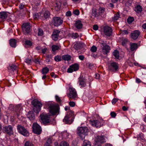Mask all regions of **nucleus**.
<instances>
[{"mask_svg": "<svg viewBox=\"0 0 146 146\" xmlns=\"http://www.w3.org/2000/svg\"><path fill=\"white\" fill-rule=\"evenodd\" d=\"M88 129L87 127H78L77 133L79 136L82 140H83L85 138L86 135L88 134Z\"/></svg>", "mask_w": 146, "mask_h": 146, "instance_id": "f257e3e1", "label": "nucleus"}, {"mask_svg": "<svg viewBox=\"0 0 146 146\" xmlns=\"http://www.w3.org/2000/svg\"><path fill=\"white\" fill-rule=\"evenodd\" d=\"M50 102H48L46 106L49 108V112L52 115H55L59 112V106L58 105L51 104Z\"/></svg>", "mask_w": 146, "mask_h": 146, "instance_id": "f03ea898", "label": "nucleus"}, {"mask_svg": "<svg viewBox=\"0 0 146 146\" xmlns=\"http://www.w3.org/2000/svg\"><path fill=\"white\" fill-rule=\"evenodd\" d=\"M31 104L34 106L33 109V111L38 113L41 110L42 104L36 99L33 100L31 102Z\"/></svg>", "mask_w": 146, "mask_h": 146, "instance_id": "7ed1b4c3", "label": "nucleus"}, {"mask_svg": "<svg viewBox=\"0 0 146 146\" xmlns=\"http://www.w3.org/2000/svg\"><path fill=\"white\" fill-rule=\"evenodd\" d=\"M23 32L25 35L29 34L31 31V27L30 23H24L22 26Z\"/></svg>", "mask_w": 146, "mask_h": 146, "instance_id": "20e7f679", "label": "nucleus"}, {"mask_svg": "<svg viewBox=\"0 0 146 146\" xmlns=\"http://www.w3.org/2000/svg\"><path fill=\"white\" fill-rule=\"evenodd\" d=\"M17 129L18 132L25 136H27L29 133L26 129L23 126L18 125L17 126Z\"/></svg>", "mask_w": 146, "mask_h": 146, "instance_id": "39448f33", "label": "nucleus"}, {"mask_svg": "<svg viewBox=\"0 0 146 146\" xmlns=\"http://www.w3.org/2000/svg\"><path fill=\"white\" fill-rule=\"evenodd\" d=\"M42 123L44 124L49 123L51 121L50 120V115L42 113L40 115Z\"/></svg>", "mask_w": 146, "mask_h": 146, "instance_id": "423d86ee", "label": "nucleus"}, {"mask_svg": "<svg viewBox=\"0 0 146 146\" xmlns=\"http://www.w3.org/2000/svg\"><path fill=\"white\" fill-rule=\"evenodd\" d=\"M118 64L115 62H113L109 64L108 65V69L113 72H115L117 71L118 68Z\"/></svg>", "mask_w": 146, "mask_h": 146, "instance_id": "0eeeda50", "label": "nucleus"}, {"mask_svg": "<svg viewBox=\"0 0 146 146\" xmlns=\"http://www.w3.org/2000/svg\"><path fill=\"white\" fill-rule=\"evenodd\" d=\"M69 93L68 95V97L70 98L75 99L77 97V95L76 90L72 87L69 88Z\"/></svg>", "mask_w": 146, "mask_h": 146, "instance_id": "6e6552de", "label": "nucleus"}, {"mask_svg": "<svg viewBox=\"0 0 146 146\" xmlns=\"http://www.w3.org/2000/svg\"><path fill=\"white\" fill-rule=\"evenodd\" d=\"M105 142L104 136L102 135H98L95 137L94 143L102 145Z\"/></svg>", "mask_w": 146, "mask_h": 146, "instance_id": "1a4fd4ad", "label": "nucleus"}, {"mask_svg": "<svg viewBox=\"0 0 146 146\" xmlns=\"http://www.w3.org/2000/svg\"><path fill=\"white\" fill-rule=\"evenodd\" d=\"M33 132L35 134L39 135L42 131L41 127L38 124L34 123L33 125Z\"/></svg>", "mask_w": 146, "mask_h": 146, "instance_id": "9d476101", "label": "nucleus"}, {"mask_svg": "<svg viewBox=\"0 0 146 146\" xmlns=\"http://www.w3.org/2000/svg\"><path fill=\"white\" fill-rule=\"evenodd\" d=\"M63 20L60 18L58 17H56L53 18L52 22L53 24L56 26L60 25L63 23Z\"/></svg>", "mask_w": 146, "mask_h": 146, "instance_id": "9b49d317", "label": "nucleus"}, {"mask_svg": "<svg viewBox=\"0 0 146 146\" xmlns=\"http://www.w3.org/2000/svg\"><path fill=\"white\" fill-rule=\"evenodd\" d=\"M104 34L108 36H110L112 33V30L111 28L107 26H105L103 29Z\"/></svg>", "mask_w": 146, "mask_h": 146, "instance_id": "f8f14e48", "label": "nucleus"}, {"mask_svg": "<svg viewBox=\"0 0 146 146\" xmlns=\"http://www.w3.org/2000/svg\"><path fill=\"white\" fill-rule=\"evenodd\" d=\"M79 69V66L77 64H75L70 66L67 70V72L68 73H72L73 71L77 70Z\"/></svg>", "mask_w": 146, "mask_h": 146, "instance_id": "ddd939ff", "label": "nucleus"}, {"mask_svg": "<svg viewBox=\"0 0 146 146\" xmlns=\"http://www.w3.org/2000/svg\"><path fill=\"white\" fill-rule=\"evenodd\" d=\"M140 34V33L139 30L135 31L131 33V37L133 39L136 40L139 36Z\"/></svg>", "mask_w": 146, "mask_h": 146, "instance_id": "4468645a", "label": "nucleus"}, {"mask_svg": "<svg viewBox=\"0 0 146 146\" xmlns=\"http://www.w3.org/2000/svg\"><path fill=\"white\" fill-rule=\"evenodd\" d=\"M90 122L92 125L96 127H99L101 126V123L98 120H90Z\"/></svg>", "mask_w": 146, "mask_h": 146, "instance_id": "2eb2a0df", "label": "nucleus"}, {"mask_svg": "<svg viewBox=\"0 0 146 146\" xmlns=\"http://www.w3.org/2000/svg\"><path fill=\"white\" fill-rule=\"evenodd\" d=\"M3 129L5 132L9 135H11L13 134V128L11 125L5 126Z\"/></svg>", "mask_w": 146, "mask_h": 146, "instance_id": "dca6fc26", "label": "nucleus"}, {"mask_svg": "<svg viewBox=\"0 0 146 146\" xmlns=\"http://www.w3.org/2000/svg\"><path fill=\"white\" fill-rule=\"evenodd\" d=\"M15 112H16V115L17 117H18L20 113V111L23 109L22 106L21 104H18L15 106Z\"/></svg>", "mask_w": 146, "mask_h": 146, "instance_id": "f3484780", "label": "nucleus"}, {"mask_svg": "<svg viewBox=\"0 0 146 146\" xmlns=\"http://www.w3.org/2000/svg\"><path fill=\"white\" fill-rule=\"evenodd\" d=\"M73 113L72 112L69 111H68L64 119L63 120V121L66 122V123H70V121L69 120L70 117V114H72Z\"/></svg>", "mask_w": 146, "mask_h": 146, "instance_id": "a211bd4d", "label": "nucleus"}, {"mask_svg": "<svg viewBox=\"0 0 146 146\" xmlns=\"http://www.w3.org/2000/svg\"><path fill=\"white\" fill-rule=\"evenodd\" d=\"M110 49V47L108 45H107L102 48V52L103 54H106L109 52Z\"/></svg>", "mask_w": 146, "mask_h": 146, "instance_id": "6ab92c4d", "label": "nucleus"}, {"mask_svg": "<svg viewBox=\"0 0 146 146\" xmlns=\"http://www.w3.org/2000/svg\"><path fill=\"white\" fill-rule=\"evenodd\" d=\"M27 116L31 120H33L35 118V114L32 111H30L28 113Z\"/></svg>", "mask_w": 146, "mask_h": 146, "instance_id": "aec40b11", "label": "nucleus"}, {"mask_svg": "<svg viewBox=\"0 0 146 146\" xmlns=\"http://www.w3.org/2000/svg\"><path fill=\"white\" fill-rule=\"evenodd\" d=\"M16 43V40L15 39H11L9 40L10 44L12 47H15Z\"/></svg>", "mask_w": 146, "mask_h": 146, "instance_id": "412c9836", "label": "nucleus"}, {"mask_svg": "<svg viewBox=\"0 0 146 146\" xmlns=\"http://www.w3.org/2000/svg\"><path fill=\"white\" fill-rule=\"evenodd\" d=\"M78 79L80 85L82 87L86 86V84L84 80L81 77H79Z\"/></svg>", "mask_w": 146, "mask_h": 146, "instance_id": "4be33fe9", "label": "nucleus"}, {"mask_svg": "<svg viewBox=\"0 0 146 146\" xmlns=\"http://www.w3.org/2000/svg\"><path fill=\"white\" fill-rule=\"evenodd\" d=\"M75 26L78 29L82 28V24L81 21L80 20L77 21L75 23Z\"/></svg>", "mask_w": 146, "mask_h": 146, "instance_id": "5701e85b", "label": "nucleus"}, {"mask_svg": "<svg viewBox=\"0 0 146 146\" xmlns=\"http://www.w3.org/2000/svg\"><path fill=\"white\" fill-rule=\"evenodd\" d=\"M61 5V3L60 1H57L56 2V5L55 6V9L56 11L59 10Z\"/></svg>", "mask_w": 146, "mask_h": 146, "instance_id": "b1692460", "label": "nucleus"}, {"mask_svg": "<svg viewBox=\"0 0 146 146\" xmlns=\"http://www.w3.org/2000/svg\"><path fill=\"white\" fill-rule=\"evenodd\" d=\"M83 44L80 43H77L74 45V48L76 50L80 49L82 47Z\"/></svg>", "mask_w": 146, "mask_h": 146, "instance_id": "393cba45", "label": "nucleus"}, {"mask_svg": "<svg viewBox=\"0 0 146 146\" xmlns=\"http://www.w3.org/2000/svg\"><path fill=\"white\" fill-rule=\"evenodd\" d=\"M7 17V15L5 12H1L0 13V18L2 19H4Z\"/></svg>", "mask_w": 146, "mask_h": 146, "instance_id": "a878e982", "label": "nucleus"}, {"mask_svg": "<svg viewBox=\"0 0 146 146\" xmlns=\"http://www.w3.org/2000/svg\"><path fill=\"white\" fill-rule=\"evenodd\" d=\"M135 11L138 13H140L142 11L141 7L140 5H137L135 7Z\"/></svg>", "mask_w": 146, "mask_h": 146, "instance_id": "bb28decb", "label": "nucleus"}, {"mask_svg": "<svg viewBox=\"0 0 146 146\" xmlns=\"http://www.w3.org/2000/svg\"><path fill=\"white\" fill-rule=\"evenodd\" d=\"M105 10V8H104L101 7L99 8L98 10V15H100L102 17V15L104 12Z\"/></svg>", "mask_w": 146, "mask_h": 146, "instance_id": "cd10ccee", "label": "nucleus"}, {"mask_svg": "<svg viewBox=\"0 0 146 146\" xmlns=\"http://www.w3.org/2000/svg\"><path fill=\"white\" fill-rule=\"evenodd\" d=\"M62 59L64 60L68 61L71 60V56L68 54L63 55L62 56Z\"/></svg>", "mask_w": 146, "mask_h": 146, "instance_id": "c85d7f7f", "label": "nucleus"}, {"mask_svg": "<svg viewBox=\"0 0 146 146\" xmlns=\"http://www.w3.org/2000/svg\"><path fill=\"white\" fill-rule=\"evenodd\" d=\"M131 50L133 51L136 50L137 48V44L135 43L130 44Z\"/></svg>", "mask_w": 146, "mask_h": 146, "instance_id": "c756f323", "label": "nucleus"}, {"mask_svg": "<svg viewBox=\"0 0 146 146\" xmlns=\"http://www.w3.org/2000/svg\"><path fill=\"white\" fill-rule=\"evenodd\" d=\"M83 146H91L90 142L87 140H85L83 141Z\"/></svg>", "mask_w": 146, "mask_h": 146, "instance_id": "7c9ffc66", "label": "nucleus"}, {"mask_svg": "<svg viewBox=\"0 0 146 146\" xmlns=\"http://www.w3.org/2000/svg\"><path fill=\"white\" fill-rule=\"evenodd\" d=\"M113 55L117 59L119 58V52L118 50H115L113 52Z\"/></svg>", "mask_w": 146, "mask_h": 146, "instance_id": "2f4dec72", "label": "nucleus"}, {"mask_svg": "<svg viewBox=\"0 0 146 146\" xmlns=\"http://www.w3.org/2000/svg\"><path fill=\"white\" fill-rule=\"evenodd\" d=\"M49 69L47 67H44L43 68L42 70V73L44 74H45L48 72Z\"/></svg>", "mask_w": 146, "mask_h": 146, "instance_id": "473e14b6", "label": "nucleus"}, {"mask_svg": "<svg viewBox=\"0 0 146 146\" xmlns=\"http://www.w3.org/2000/svg\"><path fill=\"white\" fill-rule=\"evenodd\" d=\"M58 146H69V143L64 141L61 142Z\"/></svg>", "mask_w": 146, "mask_h": 146, "instance_id": "72a5a7b5", "label": "nucleus"}, {"mask_svg": "<svg viewBox=\"0 0 146 146\" xmlns=\"http://www.w3.org/2000/svg\"><path fill=\"white\" fill-rule=\"evenodd\" d=\"M87 66L89 68L92 69L95 66V65L91 63H88L87 64Z\"/></svg>", "mask_w": 146, "mask_h": 146, "instance_id": "f704fd0d", "label": "nucleus"}, {"mask_svg": "<svg viewBox=\"0 0 146 146\" xmlns=\"http://www.w3.org/2000/svg\"><path fill=\"white\" fill-rule=\"evenodd\" d=\"M59 46L57 45H54L52 46V50L54 52L59 50Z\"/></svg>", "mask_w": 146, "mask_h": 146, "instance_id": "c9c22d12", "label": "nucleus"}, {"mask_svg": "<svg viewBox=\"0 0 146 146\" xmlns=\"http://www.w3.org/2000/svg\"><path fill=\"white\" fill-rule=\"evenodd\" d=\"M50 15V13L49 11H46L44 13V16L45 18L47 19L49 17Z\"/></svg>", "mask_w": 146, "mask_h": 146, "instance_id": "e433bc0d", "label": "nucleus"}, {"mask_svg": "<svg viewBox=\"0 0 146 146\" xmlns=\"http://www.w3.org/2000/svg\"><path fill=\"white\" fill-rule=\"evenodd\" d=\"M120 15L119 13H117L115 14V15L113 18V20H117L118 18L119 17Z\"/></svg>", "mask_w": 146, "mask_h": 146, "instance_id": "4c0bfd02", "label": "nucleus"}, {"mask_svg": "<svg viewBox=\"0 0 146 146\" xmlns=\"http://www.w3.org/2000/svg\"><path fill=\"white\" fill-rule=\"evenodd\" d=\"M92 16H94V17H96L97 12L96 10V9H92Z\"/></svg>", "mask_w": 146, "mask_h": 146, "instance_id": "58836bf2", "label": "nucleus"}, {"mask_svg": "<svg viewBox=\"0 0 146 146\" xmlns=\"http://www.w3.org/2000/svg\"><path fill=\"white\" fill-rule=\"evenodd\" d=\"M24 146H34L33 143L30 141H27L24 144Z\"/></svg>", "mask_w": 146, "mask_h": 146, "instance_id": "ea45409f", "label": "nucleus"}, {"mask_svg": "<svg viewBox=\"0 0 146 146\" xmlns=\"http://www.w3.org/2000/svg\"><path fill=\"white\" fill-rule=\"evenodd\" d=\"M60 31L59 30H54L53 31L52 34L59 36V35L60 33Z\"/></svg>", "mask_w": 146, "mask_h": 146, "instance_id": "a19ab883", "label": "nucleus"}, {"mask_svg": "<svg viewBox=\"0 0 146 146\" xmlns=\"http://www.w3.org/2000/svg\"><path fill=\"white\" fill-rule=\"evenodd\" d=\"M56 62L60 61L61 60V57L60 56L57 55L54 58Z\"/></svg>", "mask_w": 146, "mask_h": 146, "instance_id": "79ce46f5", "label": "nucleus"}, {"mask_svg": "<svg viewBox=\"0 0 146 146\" xmlns=\"http://www.w3.org/2000/svg\"><path fill=\"white\" fill-rule=\"evenodd\" d=\"M133 21V18L131 17H129L127 20V22L129 24L131 23Z\"/></svg>", "mask_w": 146, "mask_h": 146, "instance_id": "37998d69", "label": "nucleus"}, {"mask_svg": "<svg viewBox=\"0 0 146 146\" xmlns=\"http://www.w3.org/2000/svg\"><path fill=\"white\" fill-rule=\"evenodd\" d=\"M52 55L51 54L47 55L46 56V59L48 62H49L50 60V59L52 58Z\"/></svg>", "mask_w": 146, "mask_h": 146, "instance_id": "c03bdc74", "label": "nucleus"}, {"mask_svg": "<svg viewBox=\"0 0 146 146\" xmlns=\"http://www.w3.org/2000/svg\"><path fill=\"white\" fill-rule=\"evenodd\" d=\"M9 67L11 70L13 71L14 70H17V66L16 65H10Z\"/></svg>", "mask_w": 146, "mask_h": 146, "instance_id": "a18cd8bd", "label": "nucleus"}, {"mask_svg": "<svg viewBox=\"0 0 146 146\" xmlns=\"http://www.w3.org/2000/svg\"><path fill=\"white\" fill-rule=\"evenodd\" d=\"M99 43L101 44L103 47L107 45L106 41L102 40H99Z\"/></svg>", "mask_w": 146, "mask_h": 146, "instance_id": "49530a36", "label": "nucleus"}, {"mask_svg": "<svg viewBox=\"0 0 146 146\" xmlns=\"http://www.w3.org/2000/svg\"><path fill=\"white\" fill-rule=\"evenodd\" d=\"M79 36L78 34L77 33H72V37L74 39L78 37Z\"/></svg>", "mask_w": 146, "mask_h": 146, "instance_id": "de8ad7c7", "label": "nucleus"}, {"mask_svg": "<svg viewBox=\"0 0 146 146\" xmlns=\"http://www.w3.org/2000/svg\"><path fill=\"white\" fill-rule=\"evenodd\" d=\"M97 48L95 46H93L90 49V50L93 52H95L96 51Z\"/></svg>", "mask_w": 146, "mask_h": 146, "instance_id": "09e8293b", "label": "nucleus"}, {"mask_svg": "<svg viewBox=\"0 0 146 146\" xmlns=\"http://www.w3.org/2000/svg\"><path fill=\"white\" fill-rule=\"evenodd\" d=\"M52 38L53 40L54 41H56L58 40V36L57 35L52 34Z\"/></svg>", "mask_w": 146, "mask_h": 146, "instance_id": "8fccbe9b", "label": "nucleus"}, {"mask_svg": "<svg viewBox=\"0 0 146 146\" xmlns=\"http://www.w3.org/2000/svg\"><path fill=\"white\" fill-rule=\"evenodd\" d=\"M43 34V31L41 29H38V35L39 36H42Z\"/></svg>", "mask_w": 146, "mask_h": 146, "instance_id": "3c124183", "label": "nucleus"}, {"mask_svg": "<svg viewBox=\"0 0 146 146\" xmlns=\"http://www.w3.org/2000/svg\"><path fill=\"white\" fill-rule=\"evenodd\" d=\"M55 99L56 101L60 103L61 102V100L60 99V98L58 96L56 95L55 96Z\"/></svg>", "mask_w": 146, "mask_h": 146, "instance_id": "603ef678", "label": "nucleus"}, {"mask_svg": "<svg viewBox=\"0 0 146 146\" xmlns=\"http://www.w3.org/2000/svg\"><path fill=\"white\" fill-rule=\"evenodd\" d=\"M80 13L79 11L78 10H75L73 12V13L76 15H79Z\"/></svg>", "mask_w": 146, "mask_h": 146, "instance_id": "864d4df0", "label": "nucleus"}, {"mask_svg": "<svg viewBox=\"0 0 146 146\" xmlns=\"http://www.w3.org/2000/svg\"><path fill=\"white\" fill-rule=\"evenodd\" d=\"M25 44L27 45L31 46L32 45L31 42L29 40H26L25 42Z\"/></svg>", "mask_w": 146, "mask_h": 146, "instance_id": "5fc2aeb1", "label": "nucleus"}, {"mask_svg": "<svg viewBox=\"0 0 146 146\" xmlns=\"http://www.w3.org/2000/svg\"><path fill=\"white\" fill-rule=\"evenodd\" d=\"M110 115L112 117L114 118L116 116V114L114 112H112L111 113Z\"/></svg>", "mask_w": 146, "mask_h": 146, "instance_id": "6e6d98bb", "label": "nucleus"}, {"mask_svg": "<svg viewBox=\"0 0 146 146\" xmlns=\"http://www.w3.org/2000/svg\"><path fill=\"white\" fill-rule=\"evenodd\" d=\"M32 61V60L31 59H29V58L26 59L25 62L27 63V64H29Z\"/></svg>", "mask_w": 146, "mask_h": 146, "instance_id": "4d7b16f0", "label": "nucleus"}, {"mask_svg": "<svg viewBox=\"0 0 146 146\" xmlns=\"http://www.w3.org/2000/svg\"><path fill=\"white\" fill-rule=\"evenodd\" d=\"M69 104L71 107H74L75 106V103L73 102H69Z\"/></svg>", "mask_w": 146, "mask_h": 146, "instance_id": "13d9d810", "label": "nucleus"}, {"mask_svg": "<svg viewBox=\"0 0 146 146\" xmlns=\"http://www.w3.org/2000/svg\"><path fill=\"white\" fill-rule=\"evenodd\" d=\"M118 100V99H117L116 98L113 99L112 102V104H115Z\"/></svg>", "mask_w": 146, "mask_h": 146, "instance_id": "bf43d9fd", "label": "nucleus"}, {"mask_svg": "<svg viewBox=\"0 0 146 146\" xmlns=\"http://www.w3.org/2000/svg\"><path fill=\"white\" fill-rule=\"evenodd\" d=\"M24 7V5L22 3H21L19 5V8L20 9H23Z\"/></svg>", "mask_w": 146, "mask_h": 146, "instance_id": "052dcab7", "label": "nucleus"}, {"mask_svg": "<svg viewBox=\"0 0 146 146\" xmlns=\"http://www.w3.org/2000/svg\"><path fill=\"white\" fill-rule=\"evenodd\" d=\"M93 29L95 31L97 30L98 29V26L97 25H94Z\"/></svg>", "mask_w": 146, "mask_h": 146, "instance_id": "680f3d73", "label": "nucleus"}, {"mask_svg": "<svg viewBox=\"0 0 146 146\" xmlns=\"http://www.w3.org/2000/svg\"><path fill=\"white\" fill-rule=\"evenodd\" d=\"M66 15L67 16H70L71 15V12L70 11H68L66 14Z\"/></svg>", "mask_w": 146, "mask_h": 146, "instance_id": "e2e57ef3", "label": "nucleus"}, {"mask_svg": "<svg viewBox=\"0 0 146 146\" xmlns=\"http://www.w3.org/2000/svg\"><path fill=\"white\" fill-rule=\"evenodd\" d=\"M79 58L81 60H84V57L83 55H80L79 56Z\"/></svg>", "mask_w": 146, "mask_h": 146, "instance_id": "0e129e2a", "label": "nucleus"}, {"mask_svg": "<svg viewBox=\"0 0 146 146\" xmlns=\"http://www.w3.org/2000/svg\"><path fill=\"white\" fill-rule=\"evenodd\" d=\"M127 40L125 39L124 40L122 41V45L123 46L125 45L127 42Z\"/></svg>", "mask_w": 146, "mask_h": 146, "instance_id": "69168bd1", "label": "nucleus"}, {"mask_svg": "<svg viewBox=\"0 0 146 146\" xmlns=\"http://www.w3.org/2000/svg\"><path fill=\"white\" fill-rule=\"evenodd\" d=\"M32 61L34 62L36 64L39 63V61L36 59H35L33 60Z\"/></svg>", "mask_w": 146, "mask_h": 146, "instance_id": "338daca9", "label": "nucleus"}, {"mask_svg": "<svg viewBox=\"0 0 146 146\" xmlns=\"http://www.w3.org/2000/svg\"><path fill=\"white\" fill-rule=\"evenodd\" d=\"M136 82L139 83L141 82V81L138 78H136Z\"/></svg>", "mask_w": 146, "mask_h": 146, "instance_id": "774afa93", "label": "nucleus"}]
</instances>
